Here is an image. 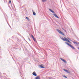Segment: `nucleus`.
Returning a JSON list of instances; mask_svg holds the SVG:
<instances>
[{
    "mask_svg": "<svg viewBox=\"0 0 79 79\" xmlns=\"http://www.w3.org/2000/svg\"><path fill=\"white\" fill-rule=\"evenodd\" d=\"M65 44H67V45H69V46L72 49H73V50H75L76 49V48H75L74 47H73V45H71V44L68 43V42H65Z\"/></svg>",
    "mask_w": 79,
    "mask_h": 79,
    "instance_id": "f257e3e1",
    "label": "nucleus"
},
{
    "mask_svg": "<svg viewBox=\"0 0 79 79\" xmlns=\"http://www.w3.org/2000/svg\"><path fill=\"white\" fill-rule=\"evenodd\" d=\"M64 39L63 38H61L62 40H63L64 41H67V42H69V43H70V44H71V42L69 40L67 39V38H66L65 37H64Z\"/></svg>",
    "mask_w": 79,
    "mask_h": 79,
    "instance_id": "f03ea898",
    "label": "nucleus"
},
{
    "mask_svg": "<svg viewBox=\"0 0 79 79\" xmlns=\"http://www.w3.org/2000/svg\"><path fill=\"white\" fill-rule=\"evenodd\" d=\"M56 31H57V32H59V33L61 35H64H64H64V33H63V32H62L61 31L59 30V29H57L56 30Z\"/></svg>",
    "mask_w": 79,
    "mask_h": 79,
    "instance_id": "7ed1b4c3",
    "label": "nucleus"
},
{
    "mask_svg": "<svg viewBox=\"0 0 79 79\" xmlns=\"http://www.w3.org/2000/svg\"><path fill=\"white\" fill-rule=\"evenodd\" d=\"M60 60H62V61H63L64 62V63H66L67 62L66 61V60L63 59H62L61 58H60Z\"/></svg>",
    "mask_w": 79,
    "mask_h": 79,
    "instance_id": "20e7f679",
    "label": "nucleus"
},
{
    "mask_svg": "<svg viewBox=\"0 0 79 79\" xmlns=\"http://www.w3.org/2000/svg\"><path fill=\"white\" fill-rule=\"evenodd\" d=\"M73 42L75 45H78V44H79V43L78 42H75V41H73Z\"/></svg>",
    "mask_w": 79,
    "mask_h": 79,
    "instance_id": "39448f33",
    "label": "nucleus"
},
{
    "mask_svg": "<svg viewBox=\"0 0 79 79\" xmlns=\"http://www.w3.org/2000/svg\"><path fill=\"white\" fill-rule=\"evenodd\" d=\"M32 74H33V76H37V74L35 73V72H34L32 73Z\"/></svg>",
    "mask_w": 79,
    "mask_h": 79,
    "instance_id": "423d86ee",
    "label": "nucleus"
},
{
    "mask_svg": "<svg viewBox=\"0 0 79 79\" xmlns=\"http://www.w3.org/2000/svg\"><path fill=\"white\" fill-rule=\"evenodd\" d=\"M53 16H55V17H56V18H58V19H59V18H59V17H58V16H57V15H56V14H53Z\"/></svg>",
    "mask_w": 79,
    "mask_h": 79,
    "instance_id": "0eeeda50",
    "label": "nucleus"
},
{
    "mask_svg": "<svg viewBox=\"0 0 79 79\" xmlns=\"http://www.w3.org/2000/svg\"><path fill=\"white\" fill-rule=\"evenodd\" d=\"M49 11H51V12H52V13H55V12H54V11L52 10L51 9H49Z\"/></svg>",
    "mask_w": 79,
    "mask_h": 79,
    "instance_id": "6e6552de",
    "label": "nucleus"
},
{
    "mask_svg": "<svg viewBox=\"0 0 79 79\" xmlns=\"http://www.w3.org/2000/svg\"><path fill=\"white\" fill-rule=\"evenodd\" d=\"M64 71H65V72H66V73H69V72L67 70H66L65 69H64Z\"/></svg>",
    "mask_w": 79,
    "mask_h": 79,
    "instance_id": "1a4fd4ad",
    "label": "nucleus"
},
{
    "mask_svg": "<svg viewBox=\"0 0 79 79\" xmlns=\"http://www.w3.org/2000/svg\"><path fill=\"white\" fill-rule=\"evenodd\" d=\"M35 79H40V76H37L35 78Z\"/></svg>",
    "mask_w": 79,
    "mask_h": 79,
    "instance_id": "9d476101",
    "label": "nucleus"
},
{
    "mask_svg": "<svg viewBox=\"0 0 79 79\" xmlns=\"http://www.w3.org/2000/svg\"><path fill=\"white\" fill-rule=\"evenodd\" d=\"M40 67L41 68H45V67L43 66L42 65H40Z\"/></svg>",
    "mask_w": 79,
    "mask_h": 79,
    "instance_id": "9b49d317",
    "label": "nucleus"
},
{
    "mask_svg": "<svg viewBox=\"0 0 79 79\" xmlns=\"http://www.w3.org/2000/svg\"><path fill=\"white\" fill-rule=\"evenodd\" d=\"M33 11V15H34V16H35V15H36V13H35V12H33L34 10H32Z\"/></svg>",
    "mask_w": 79,
    "mask_h": 79,
    "instance_id": "f8f14e48",
    "label": "nucleus"
},
{
    "mask_svg": "<svg viewBox=\"0 0 79 79\" xmlns=\"http://www.w3.org/2000/svg\"><path fill=\"white\" fill-rule=\"evenodd\" d=\"M47 0H42V2H46Z\"/></svg>",
    "mask_w": 79,
    "mask_h": 79,
    "instance_id": "ddd939ff",
    "label": "nucleus"
},
{
    "mask_svg": "<svg viewBox=\"0 0 79 79\" xmlns=\"http://www.w3.org/2000/svg\"><path fill=\"white\" fill-rule=\"evenodd\" d=\"M26 19H27L28 21H29L30 20L29 18L28 17H26Z\"/></svg>",
    "mask_w": 79,
    "mask_h": 79,
    "instance_id": "4468645a",
    "label": "nucleus"
},
{
    "mask_svg": "<svg viewBox=\"0 0 79 79\" xmlns=\"http://www.w3.org/2000/svg\"><path fill=\"white\" fill-rule=\"evenodd\" d=\"M49 79H53V78H52V77H49Z\"/></svg>",
    "mask_w": 79,
    "mask_h": 79,
    "instance_id": "2eb2a0df",
    "label": "nucleus"
},
{
    "mask_svg": "<svg viewBox=\"0 0 79 79\" xmlns=\"http://www.w3.org/2000/svg\"><path fill=\"white\" fill-rule=\"evenodd\" d=\"M34 40V42H35L37 43V41L35 40V39H34V40Z\"/></svg>",
    "mask_w": 79,
    "mask_h": 79,
    "instance_id": "dca6fc26",
    "label": "nucleus"
},
{
    "mask_svg": "<svg viewBox=\"0 0 79 79\" xmlns=\"http://www.w3.org/2000/svg\"><path fill=\"white\" fill-rule=\"evenodd\" d=\"M9 3H11V1L10 0L9 2Z\"/></svg>",
    "mask_w": 79,
    "mask_h": 79,
    "instance_id": "f3484780",
    "label": "nucleus"
},
{
    "mask_svg": "<svg viewBox=\"0 0 79 79\" xmlns=\"http://www.w3.org/2000/svg\"><path fill=\"white\" fill-rule=\"evenodd\" d=\"M31 37L32 38L34 37V36H33V35H31Z\"/></svg>",
    "mask_w": 79,
    "mask_h": 79,
    "instance_id": "a211bd4d",
    "label": "nucleus"
},
{
    "mask_svg": "<svg viewBox=\"0 0 79 79\" xmlns=\"http://www.w3.org/2000/svg\"><path fill=\"white\" fill-rule=\"evenodd\" d=\"M64 77H65V78H67V77H66V76H64Z\"/></svg>",
    "mask_w": 79,
    "mask_h": 79,
    "instance_id": "6ab92c4d",
    "label": "nucleus"
},
{
    "mask_svg": "<svg viewBox=\"0 0 79 79\" xmlns=\"http://www.w3.org/2000/svg\"><path fill=\"white\" fill-rule=\"evenodd\" d=\"M32 38L33 39V40L35 39V38H34V37H33V38Z\"/></svg>",
    "mask_w": 79,
    "mask_h": 79,
    "instance_id": "aec40b11",
    "label": "nucleus"
},
{
    "mask_svg": "<svg viewBox=\"0 0 79 79\" xmlns=\"http://www.w3.org/2000/svg\"><path fill=\"white\" fill-rule=\"evenodd\" d=\"M32 38L33 39V40L35 39V38H34V37H33V38Z\"/></svg>",
    "mask_w": 79,
    "mask_h": 79,
    "instance_id": "412c9836",
    "label": "nucleus"
},
{
    "mask_svg": "<svg viewBox=\"0 0 79 79\" xmlns=\"http://www.w3.org/2000/svg\"><path fill=\"white\" fill-rule=\"evenodd\" d=\"M69 40H70V39H69V38L68 37L67 38Z\"/></svg>",
    "mask_w": 79,
    "mask_h": 79,
    "instance_id": "4be33fe9",
    "label": "nucleus"
},
{
    "mask_svg": "<svg viewBox=\"0 0 79 79\" xmlns=\"http://www.w3.org/2000/svg\"><path fill=\"white\" fill-rule=\"evenodd\" d=\"M29 40V41H31V40L30 39L28 38Z\"/></svg>",
    "mask_w": 79,
    "mask_h": 79,
    "instance_id": "5701e85b",
    "label": "nucleus"
},
{
    "mask_svg": "<svg viewBox=\"0 0 79 79\" xmlns=\"http://www.w3.org/2000/svg\"><path fill=\"white\" fill-rule=\"evenodd\" d=\"M62 29L64 30V31H65V30H64V29L63 28H62Z\"/></svg>",
    "mask_w": 79,
    "mask_h": 79,
    "instance_id": "b1692460",
    "label": "nucleus"
},
{
    "mask_svg": "<svg viewBox=\"0 0 79 79\" xmlns=\"http://www.w3.org/2000/svg\"><path fill=\"white\" fill-rule=\"evenodd\" d=\"M65 32H66V30H65Z\"/></svg>",
    "mask_w": 79,
    "mask_h": 79,
    "instance_id": "393cba45",
    "label": "nucleus"
}]
</instances>
